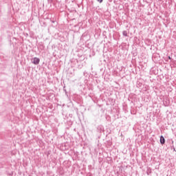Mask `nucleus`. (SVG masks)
<instances>
[{
	"mask_svg": "<svg viewBox=\"0 0 176 176\" xmlns=\"http://www.w3.org/2000/svg\"><path fill=\"white\" fill-rule=\"evenodd\" d=\"M41 61V59H39V58H33V61H32V63L34 64V65H38V64H39Z\"/></svg>",
	"mask_w": 176,
	"mask_h": 176,
	"instance_id": "1",
	"label": "nucleus"
},
{
	"mask_svg": "<svg viewBox=\"0 0 176 176\" xmlns=\"http://www.w3.org/2000/svg\"><path fill=\"white\" fill-rule=\"evenodd\" d=\"M160 142L162 145H164V144L166 143V139H164V137H163V135H161Z\"/></svg>",
	"mask_w": 176,
	"mask_h": 176,
	"instance_id": "2",
	"label": "nucleus"
},
{
	"mask_svg": "<svg viewBox=\"0 0 176 176\" xmlns=\"http://www.w3.org/2000/svg\"><path fill=\"white\" fill-rule=\"evenodd\" d=\"M122 35H123L124 36H127V31H126V30L123 31V32H122Z\"/></svg>",
	"mask_w": 176,
	"mask_h": 176,
	"instance_id": "3",
	"label": "nucleus"
},
{
	"mask_svg": "<svg viewBox=\"0 0 176 176\" xmlns=\"http://www.w3.org/2000/svg\"><path fill=\"white\" fill-rule=\"evenodd\" d=\"M152 173V170L151 169H148L146 171L147 175H149Z\"/></svg>",
	"mask_w": 176,
	"mask_h": 176,
	"instance_id": "4",
	"label": "nucleus"
},
{
	"mask_svg": "<svg viewBox=\"0 0 176 176\" xmlns=\"http://www.w3.org/2000/svg\"><path fill=\"white\" fill-rule=\"evenodd\" d=\"M98 1V2H100V3H102V0H97Z\"/></svg>",
	"mask_w": 176,
	"mask_h": 176,
	"instance_id": "5",
	"label": "nucleus"
},
{
	"mask_svg": "<svg viewBox=\"0 0 176 176\" xmlns=\"http://www.w3.org/2000/svg\"><path fill=\"white\" fill-rule=\"evenodd\" d=\"M168 59H169V60H171V58H170V56H168Z\"/></svg>",
	"mask_w": 176,
	"mask_h": 176,
	"instance_id": "6",
	"label": "nucleus"
},
{
	"mask_svg": "<svg viewBox=\"0 0 176 176\" xmlns=\"http://www.w3.org/2000/svg\"><path fill=\"white\" fill-rule=\"evenodd\" d=\"M173 151H175V147H173Z\"/></svg>",
	"mask_w": 176,
	"mask_h": 176,
	"instance_id": "7",
	"label": "nucleus"
}]
</instances>
